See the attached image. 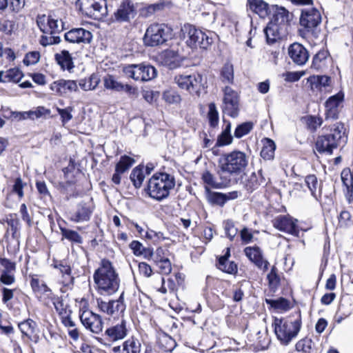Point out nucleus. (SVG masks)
Segmentation results:
<instances>
[{"instance_id": "3c124183", "label": "nucleus", "mask_w": 353, "mask_h": 353, "mask_svg": "<svg viewBox=\"0 0 353 353\" xmlns=\"http://www.w3.org/2000/svg\"><path fill=\"white\" fill-rule=\"evenodd\" d=\"M327 56V52L321 51L319 52L313 58L312 67L319 70L324 65V61Z\"/></svg>"}, {"instance_id": "f257e3e1", "label": "nucleus", "mask_w": 353, "mask_h": 353, "mask_svg": "<svg viewBox=\"0 0 353 353\" xmlns=\"http://www.w3.org/2000/svg\"><path fill=\"white\" fill-rule=\"evenodd\" d=\"M97 292L101 295L110 296L116 293L120 286V278L112 263L103 259L93 275Z\"/></svg>"}, {"instance_id": "49530a36", "label": "nucleus", "mask_w": 353, "mask_h": 353, "mask_svg": "<svg viewBox=\"0 0 353 353\" xmlns=\"http://www.w3.org/2000/svg\"><path fill=\"white\" fill-rule=\"evenodd\" d=\"M253 128L252 122H245L239 125L234 130V137L236 138H241L248 134Z\"/></svg>"}, {"instance_id": "72a5a7b5", "label": "nucleus", "mask_w": 353, "mask_h": 353, "mask_svg": "<svg viewBox=\"0 0 353 353\" xmlns=\"http://www.w3.org/2000/svg\"><path fill=\"white\" fill-rule=\"evenodd\" d=\"M23 74L19 69L14 68L6 71H0V82H19Z\"/></svg>"}, {"instance_id": "37998d69", "label": "nucleus", "mask_w": 353, "mask_h": 353, "mask_svg": "<svg viewBox=\"0 0 353 353\" xmlns=\"http://www.w3.org/2000/svg\"><path fill=\"white\" fill-rule=\"evenodd\" d=\"M208 118L210 125L212 128H215L218 125L219 120V112L214 103H211L208 105Z\"/></svg>"}, {"instance_id": "6e6552de", "label": "nucleus", "mask_w": 353, "mask_h": 353, "mask_svg": "<svg viewBox=\"0 0 353 353\" xmlns=\"http://www.w3.org/2000/svg\"><path fill=\"white\" fill-rule=\"evenodd\" d=\"M126 76L135 81H148L154 79L157 70L154 67L145 64H132L123 68Z\"/></svg>"}, {"instance_id": "a18cd8bd", "label": "nucleus", "mask_w": 353, "mask_h": 353, "mask_svg": "<svg viewBox=\"0 0 353 353\" xmlns=\"http://www.w3.org/2000/svg\"><path fill=\"white\" fill-rule=\"evenodd\" d=\"M163 99L169 104H178L181 101L180 94L175 90H168L163 92Z\"/></svg>"}, {"instance_id": "7c9ffc66", "label": "nucleus", "mask_w": 353, "mask_h": 353, "mask_svg": "<svg viewBox=\"0 0 353 353\" xmlns=\"http://www.w3.org/2000/svg\"><path fill=\"white\" fill-rule=\"evenodd\" d=\"M113 351L119 353H140L141 343L139 339L132 336L123 343L122 349L120 346H117L113 348Z\"/></svg>"}, {"instance_id": "a878e982", "label": "nucleus", "mask_w": 353, "mask_h": 353, "mask_svg": "<svg viewBox=\"0 0 353 353\" xmlns=\"http://www.w3.org/2000/svg\"><path fill=\"white\" fill-rule=\"evenodd\" d=\"M163 65L170 69H175L181 66L183 57L177 51L167 50L162 52L160 56Z\"/></svg>"}, {"instance_id": "de8ad7c7", "label": "nucleus", "mask_w": 353, "mask_h": 353, "mask_svg": "<svg viewBox=\"0 0 353 353\" xmlns=\"http://www.w3.org/2000/svg\"><path fill=\"white\" fill-rule=\"evenodd\" d=\"M30 285L34 292L46 293L51 291L43 281L34 276L31 279Z\"/></svg>"}, {"instance_id": "338daca9", "label": "nucleus", "mask_w": 353, "mask_h": 353, "mask_svg": "<svg viewBox=\"0 0 353 353\" xmlns=\"http://www.w3.org/2000/svg\"><path fill=\"white\" fill-rule=\"evenodd\" d=\"M130 248L137 256H140L143 254V252H146L143 245L137 241H132L130 244Z\"/></svg>"}, {"instance_id": "f3484780", "label": "nucleus", "mask_w": 353, "mask_h": 353, "mask_svg": "<svg viewBox=\"0 0 353 353\" xmlns=\"http://www.w3.org/2000/svg\"><path fill=\"white\" fill-rule=\"evenodd\" d=\"M37 23L40 30L44 33L52 34L63 29L62 22L54 19L52 16L45 14L38 16Z\"/></svg>"}, {"instance_id": "473e14b6", "label": "nucleus", "mask_w": 353, "mask_h": 353, "mask_svg": "<svg viewBox=\"0 0 353 353\" xmlns=\"http://www.w3.org/2000/svg\"><path fill=\"white\" fill-rule=\"evenodd\" d=\"M230 249L227 248L225 254L219 259V268L229 274H235L237 272V265L232 261H228L230 256Z\"/></svg>"}, {"instance_id": "f03ea898", "label": "nucleus", "mask_w": 353, "mask_h": 353, "mask_svg": "<svg viewBox=\"0 0 353 353\" xmlns=\"http://www.w3.org/2000/svg\"><path fill=\"white\" fill-rule=\"evenodd\" d=\"M322 130L323 134L318 137L316 141V149L320 153L331 154L333 150L347 142L346 128L341 122L325 126Z\"/></svg>"}, {"instance_id": "69168bd1", "label": "nucleus", "mask_w": 353, "mask_h": 353, "mask_svg": "<svg viewBox=\"0 0 353 353\" xmlns=\"http://www.w3.org/2000/svg\"><path fill=\"white\" fill-rule=\"evenodd\" d=\"M40 58L39 52L34 51L28 53L24 59V63L27 65H32L37 63Z\"/></svg>"}, {"instance_id": "8fccbe9b", "label": "nucleus", "mask_w": 353, "mask_h": 353, "mask_svg": "<svg viewBox=\"0 0 353 353\" xmlns=\"http://www.w3.org/2000/svg\"><path fill=\"white\" fill-rule=\"evenodd\" d=\"M135 161L134 159L128 156H122L120 158L119 161L117 163L116 167L119 168L123 173L130 169V167L134 163Z\"/></svg>"}, {"instance_id": "4d7b16f0", "label": "nucleus", "mask_w": 353, "mask_h": 353, "mask_svg": "<svg viewBox=\"0 0 353 353\" xmlns=\"http://www.w3.org/2000/svg\"><path fill=\"white\" fill-rule=\"evenodd\" d=\"M311 347L312 340L309 339H301L296 344V350L303 353H310Z\"/></svg>"}, {"instance_id": "e2e57ef3", "label": "nucleus", "mask_w": 353, "mask_h": 353, "mask_svg": "<svg viewBox=\"0 0 353 353\" xmlns=\"http://www.w3.org/2000/svg\"><path fill=\"white\" fill-rule=\"evenodd\" d=\"M224 228L228 237L230 238V240H232L238 232L237 229L234 227L233 222L227 221L225 223Z\"/></svg>"}, {"instance_id": "39448f33", "label": "nucleus", "mask_w": 353, "mask_h": 353, "mask_svg": "<svg viewBox=\"0 0 353 353\" xmlns=\"http://www.w3.org/2000/svg\"><path fill=\"white\" fill-rule=\"evenodd\" d=\"M248 162L246 154L237 150L223 154L219 161L221 172L230 174H240L246 168Z\"/></svg>"}, {"instance_id": "423d86ee", "label": "nucleus", "mask_w": 353, "mask_h": 353, "mask_svg": "<svg viewBox=\"0 0 353 353\" xmlns=\"http://www.w3.org/2000/svg\"><path fill=\"white\" fill-rule=\"evenodd\" d=\"M181 30L186 39L188 46L190 48L199 46L201 48L207 49L213 42L212 32L206 33L192 25H184Z\"/></svg>"}, {"instance_id": "0eeeda50", "label": "nucleus", "mask_w": 353, "mask_h": 353, "mask_svg": "<svg viewBox=\"0 0 353 353\" xmlns=\"http://www.w3.org/2000/svg\"><path fill=\"white\" fill-rule=\"evenodd\" d=\"M80 10L94 20H101L108 14L106 0H82Z\"/></svg>"}, {"instance_id": "2eb2a0df", "label": "nucleus", "mask_w": 353, "mask_h": 353, "mask_svg": "<svg viewBox=\"0 0 353 353\" xmlns=\"http://www.w3.org/2000/svg\"><path fill=\"white\" fill-rule=\"evenodd\" d=\"M137 14V10L131 0H123L114 13V20L119 23L130 22Z\"/></svg>"}, {"instance_id": "c03bdc74", "label": "nucleus", "mask_w": 353, "mask_h": 353, "mask_svg": "<svg viewBox=\"0 0 353 353\" xmlns=\"http://www.w3.org/2000/svg\"><path fill=\"white\" fill-rule=\"evenodd\" d=\"M221 80L225 83H232L234 79L233 65L230 63H225L221 72Z\"/></svg>"}, {"instance_id": "2f4dec72", "label": "nucleus", "mask_w": 353, "mask_h": 353, "mask_svg": "<svg viewBox=\"0 0 353 353\" xmlns=\"http://www.w3.org/2000/svg\"><path fill=\"white\" fill-rule=\"evenodd\" d=\"M271 13H273V19L271 21H275L281 26L288 28L289 26V12L283 7L277 5H271Z\"/></svg>"}, {"instance_id": "a211bd4d", "label": "nucleus", "mask_w": 353, "mask_h": 353, "mask_svg": "<svg viewBox=\"0 0 353 353\" xmlns=\"http://www.w3.org/2000/svg\"><path fill=\"white\" fill-rule=\"evenodd\" d=\"M127 334L126 321L122 319L116 324L108 327L105 331L104 336L109 341L114 342L124 339Z\"/></svg>"}, {"instance_id": "cd10ccee", "label": "nucleus", "mask_w": 353, "mask_h": 353, "mask_svg": "<svg viewBox=\"0 0 353 353\" xmlns=\"http://www.w3.org/2000/svg\"><path fill=\"white\" fill-rule=\"evenodd\" d=\"M248 8L261 18H265L271 14V5L263 0H247Z\"/></svg>"}, {"instance_id": "412c9836", "label": "nucleus", "mask_w": 353, "mask_h": 353, "mask_svg": "<svg viewBox=\"0 0 353 353\" xmlns=\"http://www.w3.org/2000/svg\"><path fill=\"white\" fill-rule=\"evenodd\" d=\"M273 225L280 231L288 232L293 235H298L299 229L296 220L288 216L280 215L273 221Z\"/></svg>"}, {"instance_id": "6e6d98bb", "label": "nucleus", "mask_w": 353, "mask_h": 353, "mask_svg": "<svg viewBox=\"0 0 353 353\" xmlns=\"http://www.w3.org/2000/svg\"><path fill=\"white\" fill-rule=\"evenodd\" d=\"M202 179L205 183L207 185L215 188H221V183H218L212 174H211L209 171H205L202 174Z\"/></svg>"}, {"instance_id": "bb28decb", "label": "nucleus", "mask_w": 353, "mask_h": 353, "mask_svg": "<svg viewBox=\"0 0 353 353\" xmlns=\"http://www.w3.org/2000/svg\"><path fill=\"white\" fill-rule=\"evenodd\" d=\"M312 90H318L321 92L327 93L331 92L332 85L330 77L327 76H312L308 78Z\"/></svg>"}, {"instance_id": "9d476101", "label": "nucleus", "mask_w": 353, "mask_h": 353, "mask_svg": "<svg viewBox=\"0 0 353 353\" xmlns=\"http://www.w3.org/2000/svg\"><path fill=\"white\" fill-rule=\"evenodd\" d=\"M123 295L124 292H123L116 300H105L101 297L97 298V307L100 312L108 315H119L123 313L125 310Z\"/></svg>"}, {"instance_id": "ddd939ff", "label": "nucleus", "mask_w": 353, "mask_h": 353, "mask_svg": "<svg viewBox=\"0 0 353 353\" xmlns=\"http://www.w3.org/2000/svg\"><path fill=\"white\" fill-rule=\"evenodd\" d=\"M79 319L83 325L94 334L102 332L103 323L101 316L90 310H80Z\"/></svg>"}, {"instance_id": "0e129e2a", "label": "nucleus", "mask_w": 353, "mask_h": 353, "mask_svg": "<svg viewBox=\"0 0 353 353\" xmlns=\"http://www.w3.org/2000/svg\"><path fill=\"white\" fill-rule=\"evenodd\" d=\"M8 225L10 228V230L13 233H15L19 228V222L16 215L10 214L6 216V219Z\"/></svg>"}, {"instance_id": "f704fd0d", "label": "nucleus", "mask_w": 353, "mask_h": 353, "mask_svg": "<svg viewBox=\"0 0 353 353\" xmlns=\"http://www.w3.org/2000/svg\"><path fill=\"white\" fill-rule=\"evenodd\" d=\"M55 59L63 70L70 71L74 68L72 58L67 50H62L60 53L56 54Z\"/></svg>"}, {"instance_id": "dca6fc26", "label": "nucleus", "mask_w": 353, "mask_h": 353, "mask_svg": "<svg viewBox=\"0 0 353 353\" xmlns=\"http://www.w3.org/2000/svg\"><path fill=\"white\" fill-rule=\"evenodd\" d=\"M344 94L339 92L330 97L325 103V119H335L338 118L339 112L343 108Z\"/></svg>"}, {"instance_id": "5701e85b", "label": "nucleus", "mask_w": 353, "mask_h": 353, "mask_svg": "<svg viewBox=\"0 0 353 353\" xmlns=\"http://www.w3.org/2000/svg\"><path fill=\"white\" fill-rule=\"evenodd\" d=\"M288 54L292 61L299 65H304L309 59V53L307 49L298 43H294L290 46Z\"/></svg>"}, {"instance_id": "680f3d73", "label": "nucleus", "mask_w": 353, "mask_h": 353, "mask_svg": "<svg viewBox=\"0 0 353 353\" xmlns=\"http://www.w3.org/2000/svg\"><path fill=\"white\" fill-rule=\"evenodd\" d=\"M161 274H169L172 271V265L170 261L163 259V261L156 263Z\"/></svg>"}, {"instance_id": "bf43d9fd", "label": "nucleus", "mask_w": 353, "mask_h": 353, "mask_svg": "<svg viewBox=\"0 0 353 353\" xmlns=\"http://www.w3.org/2000/svg\"><path fill=\"white\" fill-rule=\"evenodd\" d=\"M305 74V72H287L283 74V77L286 81L295 82L299 81Z\"/></svg>"}, {"instance_id": "aec40b11", "label": "nucleus", "mask_w": 353, "mask_h": 353, "mask_svg": "<svg viewBox=\"0 0 353 353\" xmlns=\"http://www.w3.org/2000/svg\"><path fill=\"white\" fill-rule=\"evenodd\" d=\"M245 256L263 272L268 270L270 263L263 259L261 250L257 246L246 247L244 249Z\"/></svg>"}, {"instance_id": "4be33fe9", "label": "nucleus", "mask_w": 353, "mask_h": 353, "mask_svg": "<svg viewBox=\"0 0 353 353\" xmlns=\"http://www.w3.org/2000/svg\"><path fill=\"white\" fill-rule=\"evenodd\" d=\"M92 34L83 28H74L65 34V39L72 43H90Z\"/></svg>"}, {"instance_id": "c9c22d12", "label": "nucleus", "mask_w": 353, "mask_h": 353, "mask_svg": "<svg viewBox=\"0 0 353 353\" xmlns=\"http://www.w3.org/2000/svg\"><path fill=\"white\" fill-rule=\"evenodd\" d=\"M305 183L310 190L311 194L317 199L321 195V183L314 174H309L305 176Z\"/></svg>"}, {"instance_id": "e433bc0d", "label": "nucleus", "mask_w": 353, "mask_h": 353, "mask_svg": "<svg viewBox=\"0 0 353 353\" xmlns=\"http://www.w3.org/2000/svg\"><path fill=\"white\" fill-rule=\"evenodd\" d=\"M18 327L23 336L31 339L37 329V323L33 320L28 319L18 324Z\"/></svg>"}, {"instance_id": "774afa93", "label": "nucleus", "mask_w": 353, "mask_h": 353, "mask_svg": "<svg viewBox=\"0 0 353 353\" xmlns=\"http://www.w3.org/2000/svg\"><path fill=\"white\" fill-rule=\"evenodd\" d=\"M139 271L141 274L146 277L150 276L152 273L151 267L145 262L139 263Z\"/></svg>"}, {"instance_id": "09e8293b", "label": "nucleus", "mask_w": 353, "mask_h": 353, "mask_svg": "<svg viewBox=\"0 0 353 353\" xmlns=\"http://www.w3.org/2000/svg\"><path fill=\"white\" fill-rule=\"evenodd\" d=\"M56 110L61 117V123L63 125L73 117L72 113L74 111V107L72 106H68L63 109L57 107Z\"/></svg>"}, {"instance_id": "a19ab883", "label": "nucleus", "mask_w": 353, "mask_h": 353, "mask_svg": "<svg viewBox=\"0 0 353 353\" xmlns=\"http://www.w3.org/2000/svg\"><path fill=\"white\" fill-rule=\"evenodd\" d=\"M99 83V79L95 74H92L88 79H81L79 81L80 88L85 90H92L95 89Z\"/></svg>"}, {"instance_id": "5fc2aeb1", "label": "nucleus", "mask_w": 353, "mask_h": 353, "mask_svg": "<svg viewBox=\"0 0 353 353\" xmlns=\"http://www.w3.org/2000/svg\"><path fill=\"white\" fill-rule=\"evenodd\" d=\"M232 140L233 138L230 133L222 132L217 137L216 146L221 147L230 145V143H232Z\"/></svg>"}, {"instance_id": "20e7f679", "label": "nucleus", "mask_w": 353, "mask_h": 353, "mask_svg": "<svg viewBox=\"0 0 353 353\" xmlns=\"http://www.w3.org/2000/svg\"><path fill=\"white\" fill-rule=\"evenodd\" d=\"M277 339L282 345H288L299 332L301 327L300 318L295 320L275 318L272 324Z\"/></svg>"}, {"instance_id": "052dcab7", "label": "nucleus", "mask_w": 353, "mask_h": 353, "mask_svg": "<svg viewBox=\"0 0 353 353\" xmlns=\"http://www.w3.org/2000/svg\"><path fill=\"white\" fill-rule=\"evenodd\" d=\"M1 265L3 267L2 272H6L7 274H14L16 268L15 263L7 259H0Z\"/></svg>"}, {"instance_id": "603ef678", "label": "nucleus", "mask_w": 353, "mask_h": 353, "mask_svg": "<svg viewBox=\"0 0 353 353\" xmlns=\"http://www.w3.org/2000/svg\"><path fill=\"white\" fill-rule=\"evenodd\" d=\"M270 288H274L278 286L280 282L279 276L277 274V268L272 266L270 273L267 276Z\"/></svg>"}, {"instance_id": "b1692460", "label": "nucleus", "mask_w": 353, "mask_h": 353, "mask_svg": "<svg viewBox=\"0 0 353 353\" xmlns=\"http://www.w3.org/2000/svg\"><path fill=\"white\" fill-rule=\"evenodd\" d=\"M207 199L208 202L212 205L223 206L228 201L233 200L239 196V192L236 191L230 192L228 193H221L210 191L206 188Z\"/></svg>"}, {"instance_id": "58836bf2", "label": "nucleus", "mask_w": 353, "mask_h": 353, "mask_svg": "<svg viewBox=\"0 0 353 353\" xmlns=\"http://www.w3.org/2000/svg\"><path fill=\"white\" fill-rule=\"evenodd\" d=\"M159 281L161 283L160 288H157V291L162 294H166L168 292L175 293L179 287L173 278H169L167 281V287L164 278L159 277Z\"/></svg>"}, {"instance_id": "4468645a", "label": "nucleus", "mask_w": 353, "mask_h": 353, "mask_svg": "<svg viewBox=\"0 0 353 353\" xmlns=\"http://www.w3.org/2000/svg\"><path fill=\"white\" fill-rule=\"evenodd\" d=\"M175 83L183 90L190 94L198 93L202 82V76L198 73L192 74H179L174 78Z\"/></svg>"}, {"instance_id": "6ab92c4d", "label": "nucleus", "mask_w": 353, "mask_h": 353, "mask_svg": "<svg viewBox=\"0 0 353 353\" xmlns=\"http://www.w3.org/2000/svg\"><path fill=\"white\" fill-rule=\"evenodd\" d=\"M288 28L275 21H270L264 30L268 43H272L285 37L288 33Z\"/></svg>"}, {"instance_id": "ea45409f", "label": "nucleus", "mask_w": 353, "mask_h": 353, "mask_svg": "<svg viewBox=\"0 0 353 353\" xmlns=\"http://www.w3.org/2000/svg\"><path fill=\"white\" fill-rule=\"evenodd\" d=\"M145 177L143 171V167L137 166L134 168L130 174V180L135 188H139L141 186Z\"/></svg>"}, {"instance_id": "1a4fd4ad", "label": "nucleus", "mask_w": 353, "mask_h": 353, "mask_svg": "<svg viewBox=\"0 0 353 353\" xmlns=\"http://www.w3.org/2000/svg\"><path fill=\"white\" fill-rule=\"evenodd\" d=\"M169 29L164 24H152L150 26L143 37L144 43L148 46H157L167 41Z\"/></svg>"}, {"instance_id": "864d4df0", "label": "nucleus", "mask_w": 353, "mask_h": 353, "mask_svg": "<svg viewBox=\"0 0 353 353\" xmlns=\"http://www.w3.org/2000/svg\"><path fill=\"white\" fill-rule=\"evenodd\" d=\"M53 304L56 311L61 316L68 312H70V310H68V305L65 304L63 300L59 297L54 299Z\"/></svg>"}, {"instance_id": "c85d7f7f", "label": "nucleus", "mask_w": 353, "mask_h": 353, "mask_svg": "<svg viewBox=\"0 0 353 353\" xmlns=\"http://www.w3.org/2000/svg\"><path fill=\"white\" fill-rule=\"evenodd\" d=\"M104 87L108 90H111L116 92L125 91L128 93H132L134 89L128 84H123L117 81L112 75H107L103 78Z\"/></svg>"}, {"instance_id": "4c0bfd02", "label": "nucleus", "mask_w": 353, "mask_h": 353, "mask_svg": "<svg viewBox=\"0 0 353 353\" xmlns=\"http://www.w3.org/2000/svg\"><path fill=\"white\" fill-rule=\"evenodd\" d=\"M276 145L274 142L270 139H265L263 146L261 151V156L265 160H270L274 156Z\"/></svg>"}, {"instance_id": "f8f14e48", "label": "nucleus", "mask_w": 353, "mask_h": 353, "mask_svg": "<svg viewBox=\"0 0 353 353\" xmlns=\"http://www.w3.org/2000/svg\"><path fill=\"white\" fill-rule=\"evenodd\" d=\"M223 112L228 116L235 118L239 111V97L238 93L228 86L223 89Z\"/></svg>"}, {"instance_id": "13d9d810", "label": "nucleus", "mask_w": 353, "mask_h": 353, "mask_svg": "<svg viewBox=\"0 0 353 353\" xmlns=\"http://www.w3.org/2000/svg\"><path fill=\"white\" fill-rule=\"evenodd\" d=\"M166 250L163 248H158L155 252L153 253L151 250H148L147 253L149 254L150 256L153 257L155 263L163 261V259H168V258L166 256Z\"/></svg>"}, {"instance_id": "7ed1b4c3", "label": "nucleus", "mask_w": 353, "mask_h": 353, "mask_svg": "<svg viewBox=\"0 0 353 353\" xmlns=\"http://www.w3.org/2000/svg\"><path fill=\"white\" fill-rule=\"evenodd\" d=\"M174 186L173 176L165 172L157 173L149 179L147 192L151 198L161 201L168 196Z\"/></svg>"}, {"instance_id": "c756f323", "label": "nucleus", "mask_w": 353, "mask_h": 353, "mask_svg": "<svg viewBox=\"0 0 353 353\" xmlns=\"http://www.w3.org/2000/svg\"><path fill=\"white\" fill-rule=\"evenodd\" d=\"M92 210L90 205L85 203H81L77 207L75 212L71 214L70 219L75 223L87 221L90 219Z\"/></svg>"}, {"instance_id": "393cba45", "label": "nucleus", "mask_w": 353, "mask_h": 353, "mask_svg": "<svg viewBox=\"0 0 353 353\" xmlns=\"http://www.w3.org/2000/svg\"><path fill=\"white\" fill-rule=\"evenodd\" d=\"M50 88L57 94L61 96L68 92H76L78 85L74 80L59 79L52 83Z\"/></svg>"}, {"instance_id": "9b49d317", "label": "nucleus", "mask_w": 353, "mask_h": 353, "mask_svg": "<svg viewBox=\"0 0 353 353\" xmlns=\"http://www.w3.org/2000/svg\"><path fill=\"white\" fill-rule=\"evenodd\" d=\"M321 21L320 12L314 8H305L301 10L300 17V26L303 28L305 34L312 33Z\"/></svg>"}, {"instance_id": "79ce46f5", "label": "nucleus", "mask_w": 353, "mask_h": 353, "mask_svg": "<svg viewBox=\"0 0 353 353\" xmlns=\"http://www.w3.org/2000/svg\"><path fill=\"white\" fill-rule=\"evenodd\" d=\"M61 235L72 243L80 244L83 241L82 237L74 230L60 228Z\"/></svg>"}]
</instances>
